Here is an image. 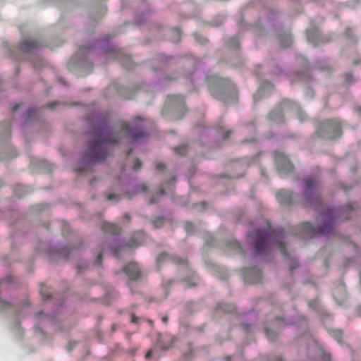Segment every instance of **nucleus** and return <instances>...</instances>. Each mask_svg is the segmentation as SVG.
Returning a JSON list of instances; mask_svg holds the SVG:
<instances>
[{
  "mask_svg": "<svg viewBox=\"0 0 361 361\" xmlns=\"http://www.w3.org/2000/svg\"><path fill=\"white\" fill-rule=\"evenodd\" d=\"M319 137L326 140L336 139L341 135V124L337 119L327 120L317 128Z\"/></svg>",
  "mask_w": 361,
  "mask_h": 361,
  "instance_id": "obj_6",
  "label": "nucleus"
},
{
  "mask_svg": "<svg viewBox=\"0 0 361 361\" xmlns=\"http://www.w3.org/2000/svg\"><path fill=\"white\" fill-rule=\"evenodd\" d=\"M58 104V102H52V103H50L47 105L48 107L51 108V109H53L55 107V106Z\"/></svg>",
  "mask_w": 361,
  "mask_h": 361,
  "instance_id": "obj_43",
  "label": "nucleus"
},
{
  "mask_svg": "<svg viewBox=\"0 0 361 361\" xmlns=\"http://www.w3.org/2000/svg\"><path fill=\"white\" fill-rule=\"evenodd\" d=\"M231 42L233 43V45L235 47H238V39L235 37L231 38Z\"/></svg>",
  "mask_w": 361,
  "mask_h": 361,
  "instance_id": "obj_37",
  "label": "nucleus"
},
{
  "mask_svg": "<svg viewBox=\"0 0 361 361\" xmlns=\"http://www.w3.org/2000/svg\"><path fill=\"white\" fill-rule=\"evenodd\" d=\"M230 250L238 254H244V250L240 244L235 240H228L226 242L224 251L227 252Z\"/></svg>",
  "mask_w": 361,
  "mask_h": 361,
  "instance_id": "obj_15",
  "label": "nucleus"
},
{
  "mask_svg": "<svg viewBox=\"0 0 361 361\" xmlns=\"http://www.w3.org/2000/svg\"><path fill=\"white\" fill-rule=\"evenodd\" d=\"M209 91L214 98L224 103L228 102V98L234 100L237 99L235 85L227 79H219L218 84L212 86Z\"/></svg>",
  "mask_w": 361,
  "mask_h": 361,
  "instance_id": "obj_4",
  "label": "nucleus"
},
{
  "mask_svg": "<svg viewBox=\"0 0 361 361\" xmlns=\"http://www.w3.org/2000/svg\"><path fill=\"white\" fill-rule=\"evenodd\" d=\"M157 201L154 200V199H151L150 201H149V204H153L156 202Z\"/></svg>",
  "mask_w": 361,
  "mask_h": 361,
  "instance_id": "obj_48",
  "label": "nucleus"
},
{
  "mask_svg": "<svg viewBox=\"0 0 361 361\" xmlns=\"http://www.w3.org/2000/svg\"><path fill=\"white\" fill-rule=\"evenodd\" d=\"M166 168L165 164L161 162H159L156 164V169L158 171H162L164 170Z\"/></svg>",
  "mask_w": 361,
  "mask_h": 361,
  "instance_id": "obj_31",
  "label": "nucleus"
},
{
  "mask_svg": "<svg viewBox=\"0 0 361 361\" xmlns=\"http://www.w3.org/2000/svg\"><path fill=\"white\" fill-rule=\"evenodd\" d=\"M102 253L100 252L98 255L97 260L95 261V264H100L101 262H102Z\"/></svg>",
  "mask_w": 361,
  "mask_h": 361,
  "instance_id": "obj_35",
  "label": "nucleus"
},
{
  "mask_svg": "<svg viewBox=\"0 0 361 361\" xmlns=\"http://www.w3.org/2000/svg\"><path fill=\"white\" fill-rule=\"evenodd\" d=\"M145 239V233L142 231H137L132 236L130 240L128 243L123 245L118 246V247H114L111 249L112 254L114 256L118 255L121 250L124 248V247H128L130 248L136 247L140 245Z\"/></svg>",
  "mask_w": 361,
  "mask_h": 361,
  "instance_id": "obj_10",
  "label": "nucleus"
},
{
  "mask_svg": "<svg viewBox=\"0 0 361 361\" xmlns=\"http://www.w3.org/2000/svg\"><path fill=\"white\" fill-rule=\"evenodd\" d=\"M279 361H283L281 358H279Z\"/></svg>",
  "mask_w": 361,
  "mask_h": 361,
  "instance_id": "obj_64",
  "label": "nucleus"
},
{
  "mask_svg": "<svg viewBox=\"0 0 361 361\" xmlns=\"http://www.w3.org/2000/svg\"><path fill=\"white\" fill-rule=\"evenodd\" d=\"M101 228L105 233L109 235H118L121 231L118 225L109 222H103Z\"/></svg>",
  "mask_w": 361,
  "mask_h": 361,
  "instance_id": "obj_16",
  "label": "nucleus"
},
{
  "mask_svg": "<svg viewBox=\"0 0 361 361\" xmlns=\"http://www.w3.org/2000/svg\"><path fill=\"white\" fill-rule=\"evenodd\" d=\"M123 219H126V220H127V221H130V216H129V214H125L123 215Z\"/></svg>",
  "mask_w": 361,
  "mask_h": 361,
  "instance_id": "obj_45",
  "label": "nucleus"
},
{
  "mask_svg": "<svg viewBox=\"0 0 361 361\" xmlns=\"http://www.w3.org/2000/svg\"><path fill=\"white\" fill-rule=\"evenodd\" d=\"M292 42L293 38L290 34H286L280 37V43L283 47H288L290 46Z\"/></svg>",
  "mask_w": 361,
  "mask_h": 361,
  "instance_id": "obj_20",
  "label": "nucleus"
},
{
  "mask_svg": "<svg viewBox=\"0 0 361 361\" xmlns=\"http://www.w3.org/2000/svg\"><path fill=\"white\" fill-rule=\"evenodd\" d=\"M243 328L245 331H247L250 329V326L247 324H243Z\"/></svg>",
  "mask_w": 361,
  "mask_h": 361,
  "instance_id": "obj_46",
  "label": "nucleus"
},
{
  "mask_svg": "<svg viewBox=\"0 0 361 361\" xmlns=\"http://www.w3.org/2000/svg\"><path fill=\"white\" fill-rule=\"evenodd\" d=\"M144 121L140 116L129 124L120 122L113 130L108 127V117H98L92 121L94 128L91 132V138L88 149L84 154L83 161L90 164L100 162L105 159L111 150V145L120 142L121 139L128 138L131 142L147 136L142 130Z\"/></svg>",
  "mask_w": 361,
  "mask_h": 361,
  "instance_id": "obj_1",
  "label": "nucleus"
},
{
  "mask_svg": "<svg viewBox=\"0 0 361 361\" xmlns=\"http://www.w3.org/2000/svg\"><path fill=\"white\" fill-rule=\"evenodd\" d=\"M167 102L173 109V120H180L187 112L185 99L181 95H170Z\"/></svg>",
  "mask_w": 361,
  "mask_h": 361,
  "instance_id": "obj_7",
  "label": "nucleus"
},
{
  "mask_svg": "<svg viewBox=\"0 0 361 361\" xmlns=\"http://www.w3.org/2000/svg\"><path fill=\"white\" fill-rule=\"evenodd\" d=\"M174 152L176 154L183 156L187 153V146L186 145H181L179 147H176L173 148Z\"/></svg>",
  "mask_w": 361,
  "mask_h": 361,
  "instance_id": "obj_23",
  "label": "nucleus"
},
{
  "mask_svg": "<svg viewBox=\"0 0 361 361\" xmlns=\"http://www.w3.org/2000/svg\"><path fill=\"white\" fill-rule=\"evenodd\" d=\"M356 110H357V111L359 114H361V107H357V108L356 109Z\"/></svg>",
  "mask_w": 361,
  "mask_h": 361,
  "instance_id": "obj_53",
  "label": "nucleus"
},
{
  "mask_svg": "<svg viewBox=\"0 0 361 361\" xmlns=\"http://www.w3.org/2000/svg\"><path fill=\"white\" fill-rule=\"evenodd\" d=\"M261 91H262V90H261V89H260V90H258V94H260V92H261Z\"/></svg>",
  "mask_w": 361,
  "mask_h": 361,
  "instance_id": "obj_57",
  "label": "nucleus"
},
{
  "mask_svg": "<svg viewBox=\"0 0 361 361\" xmlns=\"http://www.w3.org/2000/svg\"><path fill=\"white\" fill-rule=\"evenodd\" d=\"M46 286L44 283H42L40 286V293L42 295V297L44 300H49L51 297V295L47 293L46 291Z\"/></svg>",
  "mask_w": 361,
  "mask_h": 361,
  "instance_id": "obj_24",
  "label": "nucleus"
},
{
  "mask_svg": "<svg viewBox=\"0 0 361 361\" xmlns=\"http://www.w3.org/2000/svg\"><path fill=\"white\" fill-rule=\"evenodd\" d=\"M7 135H8V136H10V135H11V128H10V126H8V130H7Z\"/></svg>",
  "mask_w": 361,
  "mask_h": 361,
  "instance_id": "obj_50",
  "label": "nucleus"
},
{
  "mask_svg": "<svg viewBox=\"0 0 361 361\" xmlns=\"http://www.w3.org/2000/svg\"><path fill=\"white\" fill-rule=\"evenodd\" d=\"M216 130L218 134L224 139L228 138L233 133V131L231 130H225L224 126L221 124H218L216 126Z\"/></svg>",
  "mask_w": 361,
  "mask_h": 361,
  "instance_id": "obj_19",
  "label": "nucleus"
},
{
  "mask_svg": "<svg viewBox=\"0 0 361 361\" xmlns=\"http://www.w3.org/2000/svg\"><path fill=\"white\" fill-rule=\"evenodd\" d=\"M37 42L32 39L25 40L20 44L21 49L27 52L32 51L37 47Z\"/></svg>",
  "mask_w": 361,
  "mask_h": 361,
  "instance_id": "obj_18",
  "label": "nucleus"
},
{
  "mask_svg": "<svg viewBox=\"0 0 361 361\" xmlns=\"http://www.w3.org/2000/svg\"><path fill=\"white\" fill-rule=\"evenodd\" d=\"M274 160L280 173H288L293 171V165L283 153L276 152L274 153Z\"/></svg>",
  "mask_w": 361,
  "mask_h": 361,
  "instance_id": "obj_9",
  "label": "nucleus"
},
{
  "mask_svg": "<svg viewBox=\"0 0 361 361\" xmlns=\"http://www.w3.org/2000/svg\"><path fill=\"white\" fill-rule=\"evenodd\" d=\"M221 279H226V277H221Z\"/></svg>",
  "mask_w": 361,
  "mask_h": 361,
  "instance_id": "obj_59",
  "label": "nucleus"
},
{
  "mask_svg": "<svg viewBox=\"0 0 361 361\" xmlns=\"http://www.w3.org/2000/svg\"><path fill=\"white\" fill-rule=\"evenodd\" d=\"M313 303H316V302H314V301H311V302H309V305H310V307H313Z\"/></svg>",
  "mask_w": 361,
  "mask_h": 361,
  "instance_id": "obj_52",
  "label": "nucleus"
},
{
  "mask_svg": "<svg viewBox=\"0 0 361 361\" xmlns=\"http://www.w3.org/2000/svg\"><path fill=\"white\" fill-rule=\"evenodd\" d=\"M130 152H132V149H130V151L128 152V154H130Z\"/></svg>",
  "mask_w": 361,
  "mask_h": 361,
  "instance_id": "obj_61",
  "label": "nucleus"
},
{
  "mask_svg": "<svg viewBox=\"0 0 361 361\" xmlns=\"http://www.w3.org/2000/svg\"><path fill=\"white\" fill-rule=\"evenodd\" d=\"M67 249H64L61 251H60V253H59V255L62 256L63 257H68V255H67Z\"/></svg>",
  "mask_w": 361,
  "mask_h": 361,
  "instance_id": "obj_36",
  "label": "nucleus"
},
{
  "mask_svg": "<svg viewBox=\"0 0 361 361\" xmlns=\"http://www.w3.org/2000/svg\"><path fill=\"white\" fill-rule=\"evenodd\" d=\"M19 107H20V104H18L14 105L13 107V111H16Z\"/></svg>",
  "mask_w": 361,
  "mask_h": 361,
  "instance_id": "obj_47",
  "label": "nucleus"
},
{
  "mask_svg": "<svg viewBox=\"0 0 361 361\" xmlns=\"http://www.w3.org/2000/svg\"><path fill=\"white\" fill-rule=\"evenodd\" d=\"M116 198H117V195H116L115 194H110V195H108V196H107L108 200H113Z\"/></svg>",
  "mask_w": 361,
  "mask_h": 361,
  "instance_id": "obj_38",
  "label": "nucleus"
},
{
  "mask_svg": "<svg viewBox=\"0 0 361 361\" xmlns=\"http://www.w3.org/2000/svg\"><path fill=\"white\" fill-rule=\"evenodd\" d=\"M264 85H267L268 86H271V87H273V85L269 82H266Z\"/></svg>",
  "mask_w": 361,
  "mask_h": 361,
  "instance_id": "obj_55",
  "label": "nucleus"
},
{
  "mask_svg": "<svg viewBox=\"0 0 361 361\" xmlns=\"http://www.w3.org/2000/svg\"><path fill=\"white\" fill-rule=\"evenodd\" d=\"M172 182H173V183H174V182H175V178H174L172 179Z\"/></svg>",
  "mask_w": 361,
  "mask_h": 361,
  "instance_id": "obj_58",
  "label": "nucleus"
},
{
  "mask_svg": "<svg viewBox=\"0 0 361 361\" xmlns=\"http://www.w3.org/2000/svg\"><path fill=\"white\" fill-rule=\"evenodd\" d=\"M130 152H132V149H130V151L128 152V154H130Z\"/></svg>",
  "mask_w": 361,
  "mask_h": 361,
  "instance_id": "obj_62",
  "label": "nucleus"
},
{
  "mask_svg": "<svg viewBox=\"0 0 361 361\" xmlns=\"http://www.w3.org/2000/svg\"><path fill=\"white\" fill-rule=\"evenodd\" d=\"M164 221V218L158 217L154 220L153 224L155 228H160L163 225Z\"/></svg>",
  "mask_w": 361,
  "mask_h": 361,
  "instance_id": "obj_25",
  "label": "nucleus"
},
{
  "mask_svg": "<svg viewBox=\"0 0 361 361\" xmlns=\"http://www.w3.org/2000/svg\"><path fill=\"white\" fill-rule=\"evenodd\" d=\"M345 209L348 211H353L354 209V207H353V204H350L347 205L345 207Z\"/></svg>",
  "mask_w": 361,
  "mask_h": 361,
  "instance_id": "obj_42",
  "label": "nucleus"
},
{
  "mask_svg": "<svg viewBox=\"0 0 361 361\" xmlns=\"http://www.w3.org/2000/svg\"><path fill=\"white\" fill-rule=\"evenodd\" d=\"M276 198L283 206H290L293 203V193L288 190H279L276 194Z\"/></svg>",
  "mask_w": 361,
  "mask_h": 361,
  "instance_id": "obj_13",
  "label": "nucleus"
},
{
  "mask_svg": "<svg viewBox=\"0 0 361 361\" xmlns=\"http://www.w3.org/2000/svg\"><path fill=\"white\" fill-rule=\"evenodd\" d=\"M161 320L162 322L164 323V324H167L168 323V321H169V318L167 316H164L162 318H161Z\"/></svg>",
  "mask_w": 361,
  "mask_h": 361,
  "instance_id": "obj_44",
  "label": "nucleus"
},
{
  "mask_svg": "<svg viewBox=\"0 0 361 361\" xmlns=\"http://www.w3.org/2000/svg\"><path fill=\"white\" fill-rule=\"evenodd\" d=\"M281 104H282L283 109L284 110L289 109H295L296 111L298 119H300L301 121L306 120L307 115L305 114V113L302 112L300 109L298 104H295V102L290 101L288 99H284L282 101Z\"/></svg>",
  "mask_w": 361,
  "mask_h": 361,
  "instance_id": "obj_14",
  "label": "nucleus"
},
{
  "mask_svg": "<svg viewBox=\"0 0 361 361\" xmlns=\"http://www.w3.org/2000/svg\"><path fill=\"white\" fill-rule=\"evenodd\" d=\"M78 172H82L83 171H85V169L84 168H78Z\"/></svg>",
  "mask_w": 361,
  "mask_h": 361,
  "instance_id": "obj_51",
  "label": "nucleus"
},
{
  "mask_svg": "<svg viewBox=\"0 0 361 361\" xmlns=\"http://www.w3.org/2000/svg\"><path fill=\"white\" fill-rule=\"evenodd\" d=\"M37 116V111L36 109L30 108L27 109V120H32L36 118Z\"/></svg>",
  "mask_w": 361,
  "mask_h": 361,
  "instance_id": "obj_22",
  "label": "nucleus"
},
{
  "mask_svg": "<svg viewBox=\"0 0 361 361\" xmlns=\"http://www.w3.org/2000/svg\"><path fill=\"white\" fill-rule=\"evenodd\" d=\"M269 118L272 121H275L278 123H283L284 121L283 114L281 109H274L269 114Z\"/></svg>",
  "mask_w": 361,
  "mask_h": 361,
  "instance_id": "obj_17",
  "label": "nucleus"
},
{
  "mask_svg": "<svg viewBox=\"0 0 361 361\" xmlns=\"http://www.w3.org/2000/svg\"><path fill=\"white\" fill-rule=\"evenodd\" d=\"M348 218V214H346L345 211L343 209H328L319 216V221L324 223L323 225L315 228L311 223L308 221L303 222L295 227L296 234L304 240L312 238L319 234L330 236L334 233V224L336 221L344 220Z\"/></svg>",
  "mask_w": 361,
  "mask_h": 361,
  "instance_id": "obj_2",
  "label": "nucleus"
},
{
  "mask_svg": "<svg viewBox=\"0 0 361 361\" xmlns=\"http://www.w3.org/2000/svg\"><path fill=\"white\" fill-rule=\"evenodd\" d=\"M123 271L128 279V285L130 286V281H138L144 276V273L140 266L135 262H130L126 264Z\"/></svg>",
  "mask_w": 361,
  "mask_h": 361,
  "instance_id": "obj_8",
  "label": "nucleus"
},
{
  "mask_svg": "<svg viewBox=\"0 0 361 361\" xmlns=\"http://www.w3.org/2000/svg\"><path fill=\"white\" fill-rule=\"evenodd\" d=\"M78 269H81V267H80V266H78Z\"/></svg>",
  "mask_w": 361,
  "mask_h": 361,
  "instance_id": "obj_63",
  "label": "nucleus"
},
{
  "mask_svg": "<svg viewBox=\"0 0 361 361\" xmlns=\"http://www.w3.org/2000/svg\"><path fill=\"white\" fill-rule=\"evenodd\" d=\"M185 230L187 233H190L193 230V224L191 222L187 221L184 225Z\"/></svg>",
  "mask_w": 361,
  "mask_h": 361,
  "instance_id": "obj_28",
  "label": "nucleus"
},
{
  "mask_svg": "<svg viewBox=\"0 0 361 361\" xmlns=\"http://www.w3.org/2000/svg\"><path fill=\"white\" fill-rule=\"evenodd\" d=\"M265 334H266L267 338L270 340L274 339L276 336V334L275 331L270 330L269 329H265Z\"/></svg>",
  "mask_w": 361,
  "mask_h": 361,
  "instance_id": "obj_26",
  "label": "nucleus"
},
{
  "mask_svg": "<svg viewBox=\"0 0 361 361\" xmlns=\"http://www.w3.org/2000/svg\"><path fill=\"white\" fill-rule=\"evenodd\" d=\"M164 262H170L177 265H187L188 262L185 259L180 258L176 255H169L164 252L157 258V264L159 266Z\"/></svg>",
  "mask_w": 361,
  "mask_h": 361,
  "instance_id": "obj_11",
  "label": "nucleus"
},
{
  "mask_svg": "<svg viewBox=\"0 0 361 361\" xmlns=\"http://www.w3.org/2000/svg\"><path fill=\"white\" fill-rule=\"evenodd\" d=\"M307 37L308 41L312 42L313 43L314 42V40L312 37V32L311 31L308 30L307 32Z\"/></svg>",
  "mask_w": 361,
  "mask_h": 361,
  "instance_id": "obj_34",
  "label": "nucleus"
},
{
  "mask_svg": "<svg viewBox=\"0 0 361 361\" xmlns=\"http://www.w3.org/2000/svg\"><path fill=\"white\" fill-rule=\"evenodd\" d=\"M142 166V162L140 159H137L135 160L133 165V170L137 171L139 170Z\"/></svg>",
  "mask_w": 361,
  "mask_h": 361,
  "instance_id": "obj_29",
  "label": "nucleus"
},
{
  "mask_svg": "<svg viewBox=\"0 0 361 361\" xmlns=\"http://www.w3.org/2000/svg\"><path fill=\"white\" fill-rule=\"evenodd\" d=\"M265 226L264 228H257L252 232L247 233V238L251 241L252 245L257 255L263 254L269 247V243H273L281 251L283 256L286 258L289 255L286 249L284 243L282 242L284 233L283 229H273L270 221H264Z\"/></svg>",
  "mask_w": 361,
  "mask_h": 361,
  "instance_id": "obj_3",
  "label": "nucleus"
},
{
  "mask_svg": "<svg viewBox=\"0 0 361 361\" xmlns=\"http://www.w3.org/2000/svg\"><path fill=\"white\" fill-rule=\"evenodd\" d=\"M330 335L332 338L338 342H341L343 338V333L339 329H334L330 331Z\"/></svg>",
  "mask_w": 361,
  "mask_h": 361,
  "instance_id": "obj_21",
  "label": "nucleus"
},
{
  "mask_svg": "<svg viewBox=\"0 0 361 361\" xmlns=\"http://www.w3.org/2000/svg\"><path fill=\"white\" fill-rule=\"evenodd\" d=\"M147 186L146 184H142V185L137 186V190L142 191V192H145L147 190Z\"/></svg>",
  "mask_w": 361,
  "mask_h": 361,
  "instance_id": "obj_33",
  "label": "nucleus"
},
{
  "mask_svg": "<svg viewBox=\"0 0 361 361\" xmlns=\"http://www.w3.org/2000/svg\"><path fill=\"white\" fill-rule=\"evenodd\" d=\"M61 82L65 85L64 82L62 80H60Z\"/></svg>",
  "mask_w": 361,
  "mask_h": 361,
  "instance_id": "obj_56",
  "label": "nucleus"
},
{
  "mask_svg": "<svg viewBox=\"0 0 361 361\" xmlns=\"http://www.w3.org/2000/svg\"><path fill=\"white\" fill-rule=\"evenodd\" d=\"M298 267V264L296 262H294L293 264L290 267V270L292 271L294 269Z\"/></svg>",
  "mask_w": 361,
  "mask_h": 361,
  "instance_id": "obj_40",
  "label": "nucleus"
},
{
  "mask_svg": "<svg viewBox=\"0 0 361 361\" xmlns=\"http://www.w3.org/2000/svg\"><path fill=\"white\" fill-rule=\"evenodd\" d=\"M322 358L323 361H330V355L324 352H322Z\"/></svg>",
  "mask_w": 361,
  "mask_h": 361,
  "instance_id": "obj_32",
  "label": "nucleus"
},
{
  "mask_svg": "<svg viewBox=\"0 0 361 361\" xmlns=\"http://www.w3.org/2000/svg\"><path fill=\"white\" fill-rule=\"evenodd\" d=\"M160 192H161V195H164L165 194V191H164V188L162 187L160 188Z\"/></svg>",
  "mask_w": 361,
  "mask_h": 361,
  "instance_id": "obj_49",
  "label": "nucleus"
},
{
  "mask_svg": "<svg viewBox=\"0 0 361 361\" xmlns=\"http://www.w3.org/2000/svg\"><path fill=\"white\" fill-rule=\"evenodd\" d=\"M305 188L303 194V206L317 208L322 204L319 194V185L315 178H307L305 180Z\"/></svg>",
  "mask_w": 361,
  "mask_h": 361,
  "instance_id": "obj_5",
  "label": "nucleus"
},
{
  "mask_svg": "<svg viewBox=\"0 0 361 361\" xmlns=\"http://www.w3.org/2000/svg\"><path fill=\"white\" fill-rule=\"evenodd\" d=\"M226 307H223L222 306L219 305L218 307L219 309H221L222 311L224 312H231L234 310V307L233 305H226Z\"/></svg>",
  "mask_w": 361,
  "mask_h": 361,
  "instance_id": "obj_27",
  "label": "nucleus"
},
{
  "mask_svg": "<svg viewBox=\"0 0 361 361\" xmlns=\"http://www.w3.org/2000/svg\"><path fill=\"white\" fill-rule=\"evenodd\" d=\"M121 51L116 48H110L107 51V54H113L116 56V57L118 56V54H120Z\"/></svg>",
  "mask_w": 361,
  "mask_h": 361,
  "instance_id": "obj_30",
  "label": "nucleus"
},
{
  "mask_svg": "<svg viewBox=\"0 0 361 361\" xmlns=\"http://www.w3.org/2000/svg\"><path fill=\"white\" fill-rule=\"evenodd\" d=\"M227 358H228V361H230L231 357H228Z\"/></svg>",
  "mask_w": 361,
  "mask_h": 361,
  "instance_id": "obj_60",
  "label": "nucleus"
},
{
  "mask_svg": "<svg viewBox=\"0 0 361 361\" xmlns=\"http://www.w3.org/2000/svg\"><path fill=\"white\" fill-rule=\"evenodd\" d=\"M42 314H43V312H39L37 313V316L38 317H39Z\"/></svg>",
  "mask_w": 361,
  "mask_h": 361,
  "instance_id": "obj_54",
  "label": "nucleus"
},
{
  "mask_svg": "<svg viewBox=\"0 0 361 361\" xmlns=\"http://www.w3.org/2000/svg\"><path fill=\"white\" fill-rule=\"evenodd\" d=\"M138 321V318L135 315V314H131V322L133 323H136Z\"/></svg>",
  "mask_w": 361,
  "mask_h": 361,
  "instance_id": "obj_39",
  "label": "nucleus"
},
{
  "mask_svg": "<svg viewBox=\"0 0 361 361\" xmlns=\"http://www.w3.org/2000/svg\"><path fill=\"white\" fill-rule=\"evenodd\" d=\"M245 281L250 283H257L262 280V271L257 268H250L245 271Z\"/></svg>",
  "mask_w": 361,
  "mask_h": 361,
  "instance_id": "obj_12",
  "label": "nucleus"
},
{
  "mask_svg": "<svg viewBox=\"0 0 361 361\" xmlns=\"http://www.w3.org/2000/svg\"><path fill=\"white\" fill-rule=\"evenodd\" d=\"M152 350H149L146 355H145V358L146 359H149L151 357H152Z\"/></svg>",
  "mask_w": 361,
  "mask_h": 361,
  "instance_id": "obj_41",
  "label": "nucleus"
}]
</instances>
